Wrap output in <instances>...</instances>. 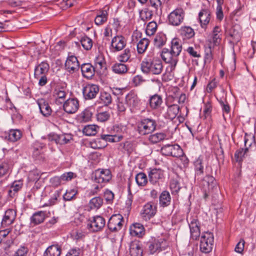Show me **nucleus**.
Wrapping results in <instances>:
<instances>
[{
    "label": "nucleus",
    "instance_id": "f257e3e1",
    "mask_svg": "<svg viewBox=\"0 0 256 256\" xmlns=\"http://www.w3.org/2000/svg\"><path fill=\"white\" fill-rule=\"evenodd\" d=\"M182 49V44L177 38H174L171 42L170 50L164 48L162 50L161 56L166 62L170 64V72H172L178 62V56Z\"/></svg>",
    "mask_w": 256,
    "mask_h": 256
},
{
    "label": "nucleus",
    "instance_id": "f03ea898",
    "mask_svg": "<svg viewBox=\"0 0 256 256\" xmlns=\"http://www.w3.org/2000/svg\"><path fill=\"white\" fill-rule=\"evenodd\" d=\"M140 68L144 74L158 75L162 72L163 66L160 60L148 56L142 62Z\"/></svg>",
    "mask_w": 256,
    "mask_h": 256
},
{
    "label": "nucleus",
    "instance_id": "7ed1b4c3",
    "mask_svg": "<svg viewBox=\"0 0 256 256\" xmlns=\"http://www.w3.org/2000/svg\"><path fill=\"white\" fill-rule=\"evenodd\" d=\"M154 120L144 118L141 120L138 124V130L141 135H146L154 132L156 128Z\"/></svg>",
    "mask_w": 256,
    "mask_h": 256
},
{
    "label": "nucleus",
    "instance_id": "20e7f679",
    "mask_svg": "<svg viewBox=\"0 0 256 256\" xmlns=\"http://www.w3.org/2000/svg\"><path fill=\"white\" fill-rule=\"evenodd\" d=\"M166 245V241L164 238H152L147 243L148 251L152 254L165 250Z\"/></svg>",
    "mask_w": 256,
    "mask_h": 256
},
{
    "label": "nucleus",
    "instance_id": "39448f33",
    "mask_svg": "<svg viewBox=\"0 0 256 256\" xmlns=\"http://www.w3.org/2000/svg\"><path fill=\"white\" fill-rule=\"evenodd\" d=\"M214 238L212 234L206 232L200 238V250L205 254L210 252L212 249Z\"/></svg>",
    "mask_w": 256,
    "mask_h": 256
},
{
    "label": "nucleus",
    "instance_id": "423d86ee",
    "mask_svg": "<svg viewBox=\"0 0 256 256\" xmlns=\"http://www.w3.org/2000/svg\"><path fill=\"white\" fill-rule=\"evenodd\" d=\"M185 12L182 8H177L172 12L168 16V22L173 26H180L184 20Z\"/></svg>",
    "mask_w": 256,
    "mask_h": 256
},
{
    "label": "nucleus",
    "instance_id": "0eeeda50",
    "mask_svg": "<svg viewBox=\"0 0 256 256\" xmlns=\"http://www.w3.org/2000/svg\"><path fill=\"white\" fill-rule=\"evenodd\" d=\"M105 224L104 218L101 216H96L88 220L87 228L91 232H97L101 230Z\"/></svg>",
    "mask_w": 256,
    "mask_h": 256
},
{
    "label": "nucleus",
    "instance_id": "6e6552de",
    "mask_svg": "<svg viewBox=\"0 0 256 256\" xmlns=\"http://www.w3.org/2000/svg\"><path fill=\"white\" fill-rule=\"evenodd\" d=\"M202 184L205 197L208 196L210 193L216 192L218 190L217 182L212 176H207L204 180Z\"/></svg>",
    "mask_w": 256,
    "mask_h": 256
},
{
    "label": "nucleus",
    "instance_id": "1a4fd4ad",
    "mask_svg": "<svg viewBox=\"0 0 256 256\" xmlns=\"http://www.w3.org/2000/svg\"><path fill=\"white\" fill-rule=\"evenodd\" d=\"M148 176L151 184H159L164 180V171L160 168H150L148 172Z\"/></svg>",
    "mask_w": 256,
    "mask_h": 256
},
{
    "label": "nucleus",
    "instance_id": "9d476101",
    "mask_svg": "<svg viewBox=\"0 0 256 256\" xmlns=\"http://www.w3.org/2000/svg\"><path fill=\"white\" fill-rule=\"evenodd\" d=\"M123 222L124 218L121 214H113L109 219L108 226L111 232H117L122 228Z\"/></svg>",
    "mask_w": 256,
    "mask_h": 256
},
{
    "label": "nucleus",
    "instance_id": "9b49d317",
    "mask_svg": "<svg viewBox=\"0 0 256 256\" xmlns=\"http://www.w3.org/2000/svg\"><path fill=\"white\" fill-rule=\"evenodd\" d=\"M162 153L164 155L170 156L173 157H179L182 150L178 144H166L161 148Z\"/></svg>",
    "mask_w": 256,
    "mask_h": 256
},
{
    "label": "nucleus",
    "instance_id": "f8f14e48",
    "mask_svg": "<svg viewBox=\"0 0 256 256\" xmlns=\"http://www.w3.org/2000/svg\"><path fill=\"white\" fill-rule=\"evenodd\" d=\"M99 90L98 86L95 84H88L82 88L84 98L86 100H92L96 97Z\"/></svg>",
    "mask_w": 256,
    "mask_h": 256
},
{
    "label": "nucleus",
    "instance_id": "ddd939ff",
    "mask_svg": "<svg viewBox=\"0 0 256 256\" xmlns=\"http://www.w3.org/2000/svg\"><path fill=\"white\" fill-rule=\"evenodd\" d=\"M156 205L152 202H149L143 206L141 216L144 220L148 221L156 215Z\"/></svg>",
    "mask_w": 256,
    "mask_h": 256
},
{
    "label": "nucleus",
    "instance_id": "4468645a",
    "mask_svg": "<svg viewBox=\"0 0 256 256\" xmlns=\"http://www.w3.org/2000/svg\"><path fill=\"white\" fill-rule=\"evenodd\" d=\"M65 69L69 74H72L79 70L80 64L74 56H68L64 64Z\"/></svg>",
    "mask_w": 256,
    "mask_h": 256
},
{
    "label": "nucleus",
    "instance_id": "2eb2a0df",
    "mask_svg": "<svg viewBox=\"0 0 256 256\" xmlns=\"http://www.w3.org/2000/svg\"><path fill=\"white\" fill-rule=\"evenodd\" d=\"M47 138L50 142H54L56 144L62 145L68 144L72 139V138L71 135L68 134L58 135L50 134L48 136Z\"/></svg>",
    "mask_w": 256,
    "mask_h": 256
},
{
    "label": "nucleus",
    "instance_id": "dca6fc26",
    "mask_svg": "<svg viewBox=\"0 0 256 256\" xmlns=\"http://www.w3.org/2000/svg\"><path fill=\"white\" fill-rule=\"evenodd\" d=\"M252 142L249 140L248 138H244V146L245 148H240L237 150L234 154V158L236 162H241L242 160V158L247 154V152L252 151Z\"/></svg>",
    "mask_w": 256,
    "mask_h": 256
},
{
    "label": "nucleus",
    "instance_id": "f3484780",
    "mask_svg": "<svg viewBox=\"0 0 256 256\" xmlns=\"http://www.w3.org/2000/svg\"><path fill=\"white\" fill-rule=\"evenodd\" d=\"M64 110L68 114L75 113L79 108L78 100L76 98L67 100L63 105Z\"/></svg>",
    "mask_w": 256,
    "mask_h": 256
},
{
    "label": "nucleus",
    "instance_id": "a211bd4d",
    "mask_svg": "<svg viewBox=\"0 0 256 256\" xmlns=\"http://www.w3.org/2000/svg\"><path fill=\"white\" fill-rule=\"evenodd\" d=\"M126 40L122 35L114 36L111 42V46L114 52L122 50L126 46Z\"/></svg>",
    "mask_w": 256,
    "mask_h": 256
},
{
    "label": "nucleus",
    "instance_id": "6ab92c4d",
    "mask_svg": "<svg viewBox=\"0 0 256 256\" xmlns=\"http://www.w3.org/2000/svg\"><path fill=\"white\" fill-rule=\"evenodd\" d=\"M126 102L131 112L138 108L140 103V100L137 95L134 92H129L126 96Z\"/></svg>",
    "mask_w": 256,
    "mask_h": 256
},
{
    "label": "nucleus",
    "instance_id": "aec40b11",
    "mask_svg": "<svg viewBox=\"0 0 256 256\" xmlns=\"http://www.w3.org/2000/svg\"><path fill=\"white\" fill-rule=\"evenodd\" d=\"M111 179L110 172L108 170H97L95 173V181L98 183L108 182Z\"/></svg>",
    "mask_w": 256,
    "mask_h": 256
},
{
    "label": "nucleus",
    "instance_id": "412c9836",
    "mask_svg": "<svg viewBox=\"0 0 256 256\" xmlns=\"http://www.w3.org/2000/svg\"><path fill=\"white\" fill-rule=\"evenodd\" d=\"M226 31L234 42H238L240 40L242 34V28L240 25L233 24L229 30H226Z\"/></svg>",
    "mask_w": 256,
    "mask_h": 256
},
{
    "label": "nucleus",
    "instance_id": "4be33fe9",
    "mask_svg": "<svg viewBox=\"0 0 256 256\" xmlns=\"http://www.w3.org/2000/svg\"><path fill=\"white\" fill-rule=\"evenodd\" d=\"M36 102L38 106L40 113L45 117L49 116L52 112V110L48 102L44 98L38 99Z\"/></svg>",
    "mask_w": 256,
    "mask_h": 256
},
{
    "label": "nucleus",
    "instance_id": "5701e85b",
    "mask_svg": "<svg viewBox=\"0 0 256 256\" xmlns=\"http://www.w3.org/2000/svg\"><path fill=\"white\" fill-rule=\"evenodd\" d=\"M16 212L12 209H8L5 212L4 215L2 222L3 226L11 224L15 220Z\"/></svg>",
    "mask_w": 256,
    "mask_h": 256
},
{
    "label": "nucleus",
    "instance_id": "b1692460",
    "mask_svg": "<svg viewBox=\"0 0 256 256\" xmlns=\"http://www.w3.org/2000/svg\"><path fill=\"white\" fill-rule=\"evenodd\" d=\"M211 12L208 10L203 9L198 14V18L202 28H206L210 20Z\"/></svg>",
    "mask_w": 256,
    "mask_h": 256
},
{
    "label": "nucleus",
    "instance_id": "393cba45",
    "mask_svg": "<svg viewBox=\"0 0 256 256\" xmlns=\"http://www.w3.org/2000/svg\"><path fill=\"white\" fill-rule=\"evenodd\" d=\"M81 71L84 77L90 79L94 75L95 68L90 64H84L81 66Z\"/></svg>",
    "mask_w": 256,
    "mask_h": 256
},
{
    "label": "nucleus",
    "instance_id": "a878e982",
    "mask_svg": "<svg viewBox=\"0 0 256 256\" xmlns=\"http://www.w3.org/2000/svg\"><path fill=\"white\" fill-rule=\"evenodd\" d=\"M50 69V66L48 63L42 62L34 68V78H38L40 76L46 75Z\"/></svg>",
    "mask_w": 256,
    "mask_h": 256
},
{
    "label": "nucleus",
    "instance_id": "bb28decb",
    "mask_svg": "<svg viewBox=\"0 0 256 256\" xmlns=\"http://www.w3.org/2000/svg\"><path fill=\"white\" fill-rule=\"evenodd\" d=\"M130 233L132 235L141 237L144 234V228L141 224L135 223L130 227Z\"/></svg>",
    "mask_w": 256,
    "mask_h": 256
},
{
    "label": "nucleus",
    "instance_id": "cd10ccee",
    "mask_svg": "<svg viewBox=\"0 0 256 256\" xmlns=\"http://www.w3.org/2000/svg\"><path fill=\"white\" fill-rule=\"evenodd\" d=\"M130 254L131 256H142V250L138 242H132L130 244Z\"/></svg>",
    "mask_w": 256,
    "mask_h": 256
},
{
    "label": "nucleus",
    "instance_id": "c85d7f7f",
    "mask_svg": "<svg viewBox=\"0 0 256 256\" xmlns=\"http://www.w3.org/2000/svg\"><path fill=\"white\" fill-rule=\"evenodd\" d=\"M191 238L193 240H197L200 236V229L196 220H192L189 224Z\"/></svg>",
    "mask_w": 256,
    "mask_h": 256
},
{
    "label": "nucleus",
    "instance_id": "c756f323",
    "mask_svg": "<svg viewBox=\"0 0 256 256\" xmlns=\"http://www.w3.org/2000/svg\"><path fill=\"white\" fill-rule=\"evenodd\" d=\"M124 62H116L114 64L112 69L114 72L118 74H126L128 70V68Z\"/></svg>",
    "mask_w": 256,
    "mask_h": 256
},
{
    "label": "nucleus",
    "instance_id": "7c9ffc66",
    "mask_svg": "<svg viewBox=\"0 0 256 256\" xmlns=\"http://www.w3.org/2000/svg\"><path fill=\"white\" fill-rule=\"evenodd\" d=\"M22 136V132L19 130H9L6 138L11 142H15L19 140Z\"/></svg>",
    "mask_w": 256,
    "mask_h": 256
},
{
    "label": "nucleus",
    "instance_id": "2f4dec72",
    "mask_svg": "<svg viewBox=\"0 0 256 256\" xmlns=\"http://www.w3.org/2000/svg\"><path fill=\"white\" fill-rule=\"evenodd\" d=\"M61 248L58 244L48 246L44 252V256H60Z\"/></svg>",
    "mask_w": 256,
    "mask_h": 256
},
{
    "label": "nucleus",
    "instance_id": "473e14b6",
    "mask_svg": "<svg viewBox=\"0 0 256 256\" xmlns=\"http://www.w3.org/2000/svg\"><path fill=\"white\" fill-rule=\"evenodd\" d=\"M160 204L163 207H166L170 204L171 197L169 192L166 190L163 191L160 196Z\"/></svg>",
    "mask_w": 256,
    "mask_h": 256
},
{
    "label": "nucleus",
    "instance_id": "72a5a7b5",
    "mask_svg": "<svg viewBox=\"0 0 256 256\" xmlns=\"http://www.w3.org/2000/svg\"><path fill=\"white\" fill-rule=\"evenodd\" d=\"M46 212L40 211L35 212L30 218L31 222L34 225L42 222L45 219Z\"/></svg>",
    "mask_w": 256,
    "mask_h": 256
},
{
    "label": "nucleus",
    "instance_id": "f704fd0d",
    "mask_svg": "<svg viewBox=\"0 0 256 256\" xmlns=\"http://www.w3.org/2000/svg\"><path fill=\"white\" fill-rule=\"evenodd\" d=\"M180 32L184 38L187 39L192 38L195 34L194 30L189 26H182L180 30Z\"/></svg>",
    "mask_w": 256,
    "mask_h": 256
},
{
    "label": "nucleus",
    "instance_id": "c9c22d12",
    "mask_svg": "<svg viewBox=\"0 0 256 256\" xmlns=\"http://www.w3.org/2000/svg\"><path fill=\"white\" fill-rule=\"evenodd\" d=\"M166 134L164 132H156L149 136L148 140L152 144H156L166 139Z\"/></svg>",
    "mask_w": 256,
    "mask_h": 256
},
{
    "label": "nucleus",
    "instance_id": "e433bc0d",
    "mask_svg": "<svg viewBox=\"0 0 256 256\" xmlns=\"http://www.w3.org/2000/svg\"><path fill=\"white\" fill-rule=\"evenodd\" d=\"M23 186L22 182L20 180L14 182L8 191L10 197H12L16 193L19 191Z\"/></svg>",
    "mask_w": 256,
    "mask_h": 256
},
{
    "label": "nucleus",
    "instance_id": "4c0bfd02",
    "mask_svg": "<svg viewBox=\"0 0 256 256\" xmlns=\"http://www.w3.org/2000/svg\"><path fill=\"white\" fill-rule=\"evenodd\" d=\"M149 102L152 108L156 109L161 106L162 100L160 96L156 94L150 98Z\"/></svg>",
    "mask_w": 256,
    "mask_h": 256
},
{
    "label": "nucleus",
    "instance_id": "58836bf2",
    "mask_svg": "<svg viewBox=\"0 0 256 256\" xmlns=\"http://www.w3.org/2000/svg\"><path fill=\"white\" fill-rule=\"evenodd\" d=\"M166 41V36L162 32L158 33L154 40V46L158 48H160L164 45Z\"/></svg>",
    "mask_w": 256,
    "mask_h": 256
},
{
    "label": "nucleus",
    "instance_id": "ea45409f",
    "mask_svg": "<svg viewBox=\"0 0 256 256\" xmlns=\"http://www.w3.org/2000/svg\"><path fill=\"white\" fill-rule=\"evenodd\" d=\"M180 107L177 104H172L168 107L166 116L168 118L172 120L178 113Z\"/></svg>",
    "mask_w": 256,
    "mask_h": 256
},
{
    "label": "nucleus",
    "instance_id": "a19ab883",
    "mask_svg": "<svg viewBox=\"0 0 256 256\" xmlns=\"http://www.w3.org/2000/svg\"><path fill=\"white\" fill-rule=\"evenodd\" d=\"M150 44L149 40L146 38L141 39L137 44V52L139 54H144Z\"/></svg>",
    "mask_w": 256,
    "mask_h": 256
},
{
    "label": "nucleus",
    "instance_id": "79ce46f5",
    "mask_svg": "<svg viewBox=\"0 0 256 256\" xmlns=\"http://www.w3.org/2000/svg\"><path fill=\"white\" fill-rule=\"evenodd\" d=\"M108 12L106 10L100 11L99 14L96 17L95 24L100 26L105 22L108 20Z\"/></svg>",
    "mask_w": 256,
    "mask_h": 256
},
{
    "label": "nucleus",
    "instance_id": "37998d69",
    "mask_svg": "<svg viewBox=\"0 0 256 256\" xmlns=\"http://www.w3.org/2000/svg\"><path fill=\"white\" fill-rule=\"evenodd\" d=\"M136 181L138 186H144L148 183L146 175L142 172L138 174L135 177Z\"/></svg>",
    "mask_w": 256,
    "mask_h": 256
},
{
    "label": "nucleus",
    "instance_id": "c03bdc74",
    "mask_svg": "<svg viewBox=\"0 0 256 256\" xmlns=\"http://www.w3.org/2000/svg\"><path fill=\"white\" fill-rule=\"evenodd\" d=\"M103 204V200L100 196L92 198L89 204L91 209L99 208Z\"/></svg>",
    "mask_w": 256,
    "mask_h": 256
},
{
    "label": "nucleus",
    "instance_id": "a18cd8bd",
    "mask_svg": "<svg viewBox=\"0 0 256 256\" xmlns=\"http://www.w3.org/2000/svg\"><path fill=\"white\" fill-rule=\"evenodd\" d=\"M99 128L96 125H88L83 128V132L86 136H94L96 134L97 128Z\"/></svg>",
    "mask_w": 256,
    "mask_h": 256
},
{
    "label": "nucleus",
    "instance_id": "49530a36",
    "mask_svg": "<svg viewBox=\"0 0 256 256\" xmlns=\"http://www.w3.org/2000/svg\"><path fill=\"white\" fill-rule=\"evenodd\" d=\"M221 31L220 28L218 26H216L212 30V39L214 45H217L220 42L221 38L219 34Z\"/></svg>",
    "mask_w": 256,
    "mask_h": 256
},
{
    "label": "nucleus",
    "instance_id": "de8ad7c7",
    "mask_svg": "<svg viewBox=\"0 0 256 256\" xmlns=\"http://www.w3.org/2000/svg\"><path fill=\"white\" fill-rule=\"evenodd\" d=\"M140 17L143 22L150 20L152 16V12L148 8H144L139 12Z\"/></svg>",
    "mask_w": 256,
    "mask_h": 256
},
{
    "label": "nucleus",
    "instance_id": "09e8293b",
    "mask_svg": "<svg viewBox=\"0 0 256 256\" xmlns=\"http://www.w3.org/2000/svg\"><path fill=\"white\" fill-rule=\"evenodd\" d=\"M196 175L200 176L204 173V166L202 160L198 158L194 162Z\"/></svg>",
    "mask_w": 256,
    "mask_h": 256
},
{
    "label": "nucleus",
    "instance_id": "8fccbe9b",
    "mask_svg": "<svg viewBox=\"0 0 256 256\" xmlns=\"http://www.w3.org/2000/svg\"><path fill=\"white\" fill-rule=\"evenodd\" d=\"M80 43L84 48L86 50H90L92 46V41L88 36H84L80 39Z\"/></svg>",
    "mask_w": 256,
    "mask_h": 256
},
{
    "label": "nucleus",
    "instance_id": "3c124183",
    "mask_svg": "<svg viewBox=\"0 0 256 256\" xmlns=\"http://www.w3.org/2000/svg\"><path fill=\"white\" fill-rule=\"evenodd\" d=\"M131 56L130 50L128 48H126L122 54H120L118 59L120 62H128Z\"/></svg>",
    "mask_w": 256,
    "mask_h": 256
},
{
    "label": "nucleus",
    "instance_id": "603ef678",
    "mask_svg": "<svg viewBox=\"0 0 256 256\" xmlns=\"http://www.w3.org/2000/svg\"><path fill=\"white\" fill-rule=\"evenodd\" d=\"M100 99L102 103L108 106L112 102V98L110 93L103 92H100Z\"/></svg>",
    "mask_w": 256,
    "mask_h": 256
},
{
    "label": "nucleus",
    "instance_id": "864d4df0",
    "mask_svg": "<svg viewBox=\"0 0 256 256\" xmlns=\"http://www.w3.org/2000/svg\"><path fill=\"white\" fill-rule=\"evenodd\" d=\"M102 139L109 142H120L123 138L120 136L102 134L100 136Z\"/></svg>",
    "mask_w": 256,
    "mask_h": 256
},
{
    "label": "nucleus",
    "instance_id": "5fc2aeb1",
    "mask_svg": "<svg viewBox=\"0 0 256 256\" xmlns=\"http://www.w3.org/2000/svg\"><path fill=\"white\" fill-rule=\"evenodd\" d=\"M10 168V164L8 160L0 162V178L5 176Z\"/></svg>",
    "mask_w": 256,
    "mask_h": 256
},
{
    "label": "nucleus",
    "instance_id": "6e6d98bb",
    "mask_svg": "<svg viewBox=\"0 0 256 256\" xmlns=\"http://www.w3.org/2000/svg\"><path fill=\"white\" fill-rule=\"evenodd\" d=\"M157 27V24L155 22L152 21L150 22L146 26V34L149 36L153 35L156 32Z\"/></svg>",
    "mask_w": 256,
    "mask_h": 256
},
{
    "label": "nucleus",
    "instance_id": "4d7b16f0",
    "mask_svg": "<svg viewBox=\"0 0 256 256\" xmlns=\"http://www.w3.org/2000/svg\"><path fill=\"white\" fill-rule=\"evenodd\" d=\"M95 68L102 69L105 66L106 62L102 56L99 55L94 60Z\"/></svg>",
    "mask_w": 256,
    "mask_h": 256
},
{
    "label": "nucleus",
    "instance_id": "13d9d810",
    "mask_svg": "<svg viewBox=\"0 0 256 256\" xmlns=\"http://www.w3.org/2000/svg\"><path fill=\"white\" fill-rule=\"evenodd\" d=\"M110 116L109 111L99 112L96 114V118L99 122H104L110 118Z\"/></svg>",
    "mask_w": 256,
    "mask_h": 256
},
{
    "label": "nucleus",
    "instance_id": "bf43d9fd",
    "mask_svg": "<svg viewBox=\"0 0 256 256\" xmlns=\"http://www.w3.org/2000/svg\"><path fill=\"white\" fill-rule=\"evenodd\" d=\"M170 188L172 194H177L180 188V184L179 182L175 180H172L170 182Z\"/></svg>",
    "mask_w": 256,
    "mask_h": 256
},
{
    "label": "nucleus",
    "instance_id": "052dcab7",
    "mask_svg": "<svg viewBox=\"0 0 256 256\" xmlns=\"http://www.w3.org/2000/svg\"><path fill=\"white\" fill-rule=\"evenodd\" d=\"M40 178V173L37 170L30 172L28 176L29 180L32 182H37Z\"/></svg>",
    "mask_w": 256,
    "mask_h": 256
},
{
    "label": "nucleus",
    "instance_id": "680f3d73",
    "mask_svg": "<svg viewBox=\"0 0 256 256\" xmlns=\"http://www.w3.org/2000/svg\"><path fill=\"white\" fill-rule=\"evenodd\" d=\"M54 96L59 99L66 98V92L62 88H57L54 90Z\"/></svg>",
    "mask_w": 256,
    "mask_h": 256
},
{
    "label": "nucleus",
    "instance_id": "e2e57ef3",
    "mask_svg": "<svg viewBox=\"0 0 256 256\" xmlns=\"http://www.w3.org/2000/svg\"><path fill=\"white\" fill-rule=\"evenodd\" d=\"M44 146L42 144H40L38 142H36L34 145V156H38L40 154Z\"/></svg>",
    "mask_w": 256,
    "mask_h": 256
},
{
    "label": "nucleus",
    "instance_id": "0e129e2a",
    "mask_svg": "<svg viewBox=\"0 0 256 256\" xmlns=\"http://www.w3.org/2000/svg\"><path fill=\"white\" fill-rule=\"evenodd\" d=\"M76 194V192L74 189L70 190L66 192L63 198L65 200H70L74 197Z\"/></svg>",
    "mask_w": 256,
    "mask_h": 256
},
{
    "label": "nucleus",
    "instance_id": "69168bd1",
    "mask_svg": "<svg viewBox=\"0 0 256 256\" xmlns=\"http://www.w3.org/2000/svg\"><path fill=\"white\" fill-rule=\"evenodd\" d=\"M74 174L72 172H68L63 174L60 178L62 182H68L74 176Z\"/></svg>",
    "mask_w": 256,
    "mask_h": 256
},
{
    "label": "nucleus",
    "instance_id": "338daca9",
    "mask_svg": "<svg viewBox=\"0 0 256 256\" xmlns=\"http://www.w3.org/2000/svg\"><path fill=\"white\" fill-rule=\"evenodd\" d=\"M82 252V250L78 248H74L70 249L66 256H80Z\"/></svg>",
    "mask_w": 256,
    "mask_h": 256
},
{
    "label": "nucleus",
    "instance_id": "774afa93",
    "mask_svg": "<svg viewBox=\"0 0 256 256\" xmlns=\"http://www.w3.org/2000/svg\"><path fill=\"white\" fill-rule=\"evenodd\" d=\"M28 252L26 247L21 246L16 252L14 256H26Z\"/></svg>",
    "mask_w": 256,
    "mask_h": 256
}]
</instances>
